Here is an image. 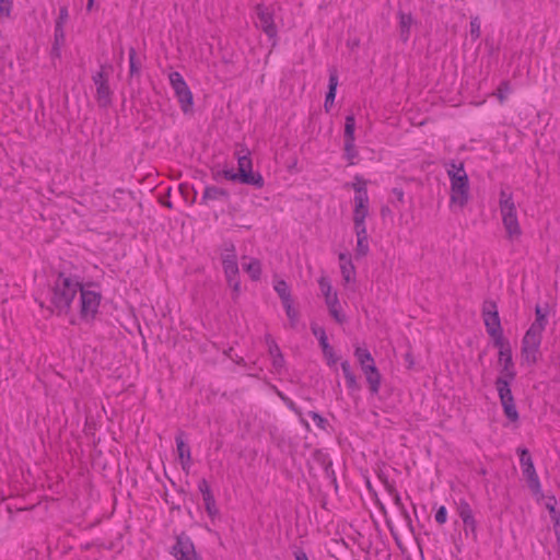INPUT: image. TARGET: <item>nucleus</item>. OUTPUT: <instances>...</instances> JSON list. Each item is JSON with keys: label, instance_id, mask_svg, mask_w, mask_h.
I'll return each mask as SVG.
<instances>
[{"label": "nucleus", "instance_id": "obj_47", "mask_svg": "<svg viewBox=\"0 0 560 560\" xmlns=\"http://www.w3.org/2000/svg\"><path fill=\"white\" fill-rule=\"evenodd\" d=\"M480 20L478 16L471 18L470 20V36L474 40L480 37Z\"/></svg>", "mask_w": 560, "mask_h": 560}, {"label": "nucleus", "instance_id": "obj_33", "mask_svg": "<svg viewBox=\"0 0 560 560\" xmlns=\"http://www.w3.org/2000/svg\"><path fill=\"white\" fill-rule=\"evenodd\" d=\"M487 334L492 339L493 347L498 348L499 351H503L505 347L506 348L511 347L510 341L503 335V329L499 330V331L493 330L492 332H487Z\"/></svg>", "mask_w": 560, "mask_h": 560}, {"label": "nucleus", "instance_id": "obj_53", "mask_svg": "<svg viewBox=\"0 0 560 560\" xmlns=\"http://www.w3.org/2000/svg\"><path fill=\"white\" fill-rule=\"evenodd\" d=\"M171 192H172V188L168 187L166 189V191L163 195H160V197H159V202L162 206H164V207H166L168 209H173V203L170 200L171 199Z\"/></svg>", "mask_w": 560, "mask_h": 560}, {"label": "nucleus", "instance_id": "obj_15", "mask_svg": "<svg viewBox=\"0 0 560 560\" xmlns=\"http://www.w3.org/2000/svg\"><path fill=\"white\" fill-rule=\"evenodd\" d=\"M231 198L230 191L225 188L208 185L205 187L201 196L200 205L208 206L211 201L229 202Z\"/></svg>", "mask_w": 560, "mask_h": 560}, {"label": "nucleus", "instance_id": "obj_11", "mask_svg": "<svg viewBox=\"0 0 560 560\" xmlns=\"http://www.w3.org/2000/svg\"><path fill=\"white\" fill-rule=\"evenodd\" d=\"M481 316L487 332L502 330L501 319L498 311V305L492 300H486L482 304Z\"/></svg>", "mask_w": 560, "mask_h": 560}, {"label": "nucleus", "instance_id": "obj_55", "mask_svg": "<svg viewBox=\"0 0 560 560\" xmlns=\"http://www.w3.org/2000/svg\"><path fill=\"white\" fill-rule=\"evenodd\" d=\"M346 384H347L348 389L351 393L361 390V385L358 383L355 375H352L351 377L346 378Z\"/></svg>", "mask_w": 560, "mask_h": 560}, {"label": "nucleus", "instance_id": "obj_30", "mask_svg": "<svg viewBox=\"0 0 560 560\" xmlns=\"http://www.w3.org/2000/svg\"><path fill=\"white\" fill-rule=\"evenodd\" d=\"M113 71V66L109 63L101 65L100 71L92 75V81L95 86L109 82V73Z\"/></svg>", "mask_w": 560, "mask_h": 560}, {"label": "nucleus", "instance_id": "obj_45", "mask_svg": "<svg viewBox=\"0 0 560 560\" xmlns=\"http://www.w3.org/2000/svg\"><path fill=\"white\" fill-rule=\"evenodd\" d=\"M68 19H69L68 7L67 5L60 7L59 8V15H58V18L55 21V27H57L58 30L59 28H63L66 22L68 21Z\"/></svg>", "mask_w": 560, "mask_h": 560}, {"label": "nucleus", "instance_id": "obj_29", "mask_svg": "<svg viewBox=\"0 0 560 560\" xmlns=\"http://www.w3.org/2000/svg\"><path fill=\"white\" fill-rule=\"evenodd\" d=\"M244 271H246L253 281H258L261 276V262L257 258L250 259L248 264L243 265Z\"/></svg>", "mask_w": 560, "mask_h": 560}, {"label": "nucleus", "instance_id": "obj_37", "mask_svg": "<svg viewBox=\"0 0 560 560\" xmlns=\"http://www.w3.org/2000/svg\"><path fill=\"white\" fill-rule=\"evenodd\" d=\"M318 343H319V347L323 351L325 359L327 360V364L329 366L336 364L338 361V358L335 354L334 348L329 345L328 339L323 340Z\"/></svg>", "mask_w": 560, "mask_h": 560}, {"label": "nucleus", "instance_id": "obj_34", "mask_svg": "<svg viewBox=\"0 0 560 560\" xmlns=\"http://www.w3.org/2000/svg\"><path fill=\"white\" fill-rule=\"evenodd\" d=\"M343 139L355 140V117L353 114H349L346 116Z\"/></svg>", "mask_w": 560, "mask_h": 560}, {"label": "nucleus", "instance_id": "obj_41", "mask_svg": "<svg viewBox=\"0 0 560 560\" xmlns=\"http://www.w3.org/2000/svg\"><path fill=\"white\" fill-rule=\"evenodd\" d=\"M284 405L299 417L300 422L304 425V428L307 431H311L310 423L307 422L306 419H304L301 408H299L296 406V404L291 398H289V400L284 401Z\"/></svg>", "mask_w": 560, "mask_h": 560}, {"label": "nucleus", "instance_id": "obj_3", "mask_svg": "<svg viewBox=\"0 0 560 560\" xmlns=\"http://www.w3.org/2000/svg\"><path fill=\"white\" fill-rule=\"evenodd\" d=\"M241 152L244 154L237 155V172H235L234 168L218 170L217 167H212V179L219 183L224 178L233 183L253 186L257 189L262 188L265 186V179L259 172H253V161L249 150L247 148H243Z\"/></svg>", "mask_w": 560, "mask_h": 560}, {"label": "nucleus", "instance_id": "obj_14", "mask_svg": "<svg viewBox=\"0 0 560 560\" xmlns=\"http://www.w3.org/2000/svg\"><path fill=\"white\" fill-rule=\"evenodd\" d=\"M185 432L183 430H178L175 436V442L182 469L188 472L191 466V453L189 444L185 441Z\"/></svg>", "mask_w": 560, "mask_h": 560}, {"label": "nucleus", "instance_id": "obj_38", "mask_svg": "<svg viewBox=\"0 0 560 560\" xmlns=\"http://www.w3.org/2000/svg\"><path fill=\"white\" fill-rule=\"evenodd\" d=\"M312 458L325 470L327 467L332 466V462L329 459V455L320 448H315L312 453Z\"/></svg>", "mask_w": 560, "mask_h": 560}, {"label": "nucleus", "instance_id": "obj_4", "mask_svg": "<svg viewBox=\"0 0 560 560\" xmlns=\"http://www.w3.org/2000/svg\"><path fill=\"white\" fill-rule=\"evenodd\" d=\"M445 167L451 182V203L463 208L469 200V178L464 162L451 160Z\"/></svg>", "mask_w": 560, "mask_h": 560}, {"label": "nucleus", "instance_id": "obj_22", "mask_svg": "<svg viewBox=\"0 0 560 560\" xmlns=\"http://www.w3.org/2000/svg\"><path fill=\"white\" fill-rule=\"evenodd\" d=\"M113 91L109 86V82L96 86L95 100L101 108L107 109L112 106Z\"/></svg>", "mask_w": 560, "mask_h": 560}, {"label": "nucleus", "instance_id": "obj_58", "mask_svg": "<svg viewBox=\"0 0 560 560\" xmlns=\"http://www.w3.org/2000/svg\"><path fill=\"white\" fill-rule=\"evenodd\" d=\"M392 194L396 197L397 202H393L395 207H397V203H404V189L401 187H394L392 189Z\"/></svg>", "mask_w": 560, "mask_h": 560}, {"label": "nucleus", "instance_id": "obj_17", "mask_svg": "<svg viewBox=\"0 0 560 560\" xmlns=\"http://www.w3.org/2000/svg\"><path fill=\"white\" fill-rule=\"evenodd\" d=\"M548 305L546 308H542L539 304L535 306V322L529 326V328L526 330L528 332V337H533L535 335L542 336V331L546 328V325L548 324Z\"/></svg>", "mask_w": 560, "mask_h": 560}, {"label": "nucleus", "instance_id": "obj_28", "mask_svg": "<svg viewBox=\"0 0 560 560\" xmlns=\"http://www.w3.org/2000/svg\"><path fill=\"white\" fill-rule=\"evenodd\" d=\"M525 479L527 481L528 488L530 489L533 495L536 497L537 501L545 499V494L541 490V485L537 472L525 477Z\"/></svg>", "mask_w": 560, "mask_h": 560}, {"label": "nucleus", "instance_id": "obj_2", "mask_svg": "<svg viewBox=\"0 0 560 560\" xmlns=\"http://www.w3.org/2000/svg\"><path fill=\"white\" fill-rule=\"evenodd\" d=\"M56 279L50 287V306L49 312L58 316L68 315L71 312L72 302L81 289L83 278L80 275L57 271Z\"/></svg>", "mask_w": 560, "mask_h": 560}, {"label": "nucleus", "instance_id": "obj_44", "mask_svg": "<svg viewBox=\"0 0 560 560\" xmlns=\"http://www.w3.org/2000/svg\"><path fill=\"white\" fill-rule=\"evenodd\" d=\"M308 416L313 419V421L316 423V425L319 429L327 431V428L329 427V422L326 418H324L317 411H313V410L308 411Z\"/></svg>", "mask_w": 560, "mask_h": 560}, {"label": "nucleus", "instance_id": "obj_9", "mask_svg": "<svg viewBox=\"0 0 560 560\" xmlns=\"http://www.w3.org/2000/svg\"><path fill=\"white\" fill-rule=\"evenodd\" d=\"M255 13L259 20V27L271 42V47H276L278 43V28L275 23V14L273 11L269 10L264 3H258L255 5Z\"/></svg>", "mask_w": 560, "mask_h": 560}, {"label": "nucleus", "instance_id": "obj_43", "mask_svg": "<svg viewBox=\"0 0 560 560\" xmlns=\"http://www.w3.org/2000/svg\"><path fill=\"white\" fill-rule=\"evenodd\" d=\"M510 92H511L510 82L508 80H503L497 89L495 96L498 97L499 102L502 104L506 100L508 94Z\"/></svg>", "mask_w": 560, "mask_h": 560}, {"label": "nucleus", "instance_id": "obj_8", "mask_svg": "<svg viewBox=\"0 0 560 560\" xmlns=\"http://www.w3.org/2000/svg\"><path fill=\"white\" fill-rule=\"evenodd\" d=\"M79 295V316L85 323H92L98 314V307L102 301L100 291L84 289L83 282L78 291Z\"/></svg>", "mask_w": 560, "mask_h": 560}, {"label": "nucleus", "instance_id": "obj_26", "mask_svg": "<svg viewBox=\"0 0 560 560\" xmlns=\"http://www.w3.org/2000/svg\"><path fill=\"white\" fill-rule=\"evenodd\" d=\"M129 57V78L139 77L141 73L142 62L137 55L135 47H129L128 49Z\"/></svg>", "mask_w": 560, "mask_h": 560}, {"label": "nucleus", "instance_id": "obj_40", "mask_svg": "<svg viewBox=\"0 0 560 560\" xmlns=\"http://www.w3.org/2000/svg\"><path fill=\"white\" fill-rule=\"evenodd\" d=\"M340 271L345 283L355 281V267L353 262L348 265H340Z\"/></svg>", "mask_w": 560, "mask_h": 560}, {"label": "nucleus", "instance_id": "obj_39", "mask_svg": "<svg viewBox=\"0 0 560 560\" xmlns=\"http://www.w3.org/2000/svg\"><path fill=\"white\" fill-rule=\"evenodd\" d=\"M170 81L175 93L188 86L183 75L176 71L170 74Z\"/></svg>", "mask_w": 560, "mask_h": 560}, {"label": "nucleus", "instance_id": "obj_54", "mask_svg": "<svg viewBox=\"0 0 560 560\" xmlns=\"http://www.w3.org/2000/svg\"><path fill=\"white\" fill-rule=\"evenodd\" d=\"M325 477L330 480V483L334 486L335 491H338V481L335 470L332 469V466L327 467L325 470Z\"/></svg>", "mask_w": 560, "mask_h": 560}, {"label": "nucleus", "instance_id": "obj_64", "mask_svg": "<svg viewBox=\"0 0 560 560\" xmlns=\"http://www.w3.org/2000/svg\"><path fill=\"white\" fill-rule=\"evenodd\" d=\"M294 558L295 560H308V557L307 555L305 553V551L301 548H298L294 552Z\"/></svg>", "mask_w": 560, "mask_h": 560}, {"label": "nucleus", "instance_id": "obj_13", "mask_svg": "<svg viewBox=\"0 0 560 560\" xmlns=\"http://www.w3.org/2000/svg\"><path fill=\"white\" fill-rule=\"evenodd\" d=\"M198 490L202 495L207 515L210 517L211 521H214L217 517L220 516V510L217 506L215 498L207 479L202 478L199 480Z\"/></svg>", "mask_w": 560, "mask_h": 560}, {"label": "nucleus", "instance_id": "obj_52", "mask_svg": "<svg viewBox=\"0 0 560 560\" xmlns=\"http://www.w3.org/2000/svg\"><path fill=\"white\" fill-rule=\"evenodd\" d=\"M354 224V232L357 236H360L361 234L368 233L366 225H365V219H353Z\"/></svg>", "mask_w": 560, "mask_h": 560}, {"label": "nucleus", "instance_id": "obj_21", "mask_svg": "<svg viewBox=\"0 0 560 560\" xmlns=\"http://www.w3.org/2000/svg\"><path fill=\"white\" fill-rule=\"evenodd\" d=\"M325 303L328 307L329 315L340 325L347 322V316L341 312L338 295L335 292L332 295H327Z\"/></svg>", "mask_w": 560, "mask_h": 560}, {"label": "nucleus", "instance_id": "obj_35", "mask_svg": "<svg viewBox=\"0 0 560 560\" xmlns=\"http://www.w3.org/2000/svg\"><path fill=\"white\" fill-rule=\"evenodd\" d=\"M354 179H355V183H351V184L347 183L345 185V187L346 188L351 187L355 192L354 196H360L362 194V197H365V195H368V189H366L368 182L360 175H355Z\"/></svg>", "mask_w": 560, "mask_h": 560}, {"label": "nucleus", "instance_id": "obj_48", "mask_svg": "<svg viewBox=\"0 0 560 560\" xmlns=\"http://www.w3.org/2000/svg\"><path fill=\"white\" fill-rule=\"evenodd\" d=\"M386 489L388 491V493L393 497V501H394V504L400 510L402 509L405 505L401 501V498H400V494L399 492L397 491V489L392 486V485H386Z\"/></svg>", "mask_w": 560, "mask_h": 560}, {"label": "nucleus", "instance_id": "obj_61", "mask_svg": "<svg viewBox=\"0 0 560 560\" xmlns=\"http://www.w3.org/2000/svg\"><path fill=\"white\" fill-rule=\"evenodd\" d=\"M551 522L553 524V530L560 529V511L556 512V514H549Z\"/></svg>", "mask_w": 560, "mask_h": 560}, {"label": "nucleus", "instance_id": "obj_19", "mask_svg": "<svg viewBox=\"0 0 560 560\" xmlns=\"http://www.w3.org/2000/svg\"><path fill=\"white\" fill-rule=\"evenodd\" d=\"M266 342L268 345V352L270 357L272 358V366L276 370V372H280L281 369L284 366L285 360L281 352V349L279 348L276 340L270 336H266Z\"/></svg>", "mask_w": 560, "mask_h": 560}, {"label": "nucleus", "instance_id": "obj_24", "mask_svg": "<svg viewBox=\"0 0 560 560\" xmlns=\"http://www.w3.org/2000/svg\"><path fill=\"white\" fill-rule=\"evenodd\" d=\"M516 452L520 456V464L522 466V472L524 478L529 475L536 474V469L529 451L526 447H518Z\"/></svg>", "mask_w": 560, "mask_h": 560}, {"label": "nucleus", "instance_id": "obj_46", "mask_svg": "<svg viewBox=\"0 0 560 560\" xmlns=\"http://www.w3.org/2000/svg\"><path fill=\"white\" fill-rule=\"evenodd\" d=\"M318 284H319V288H320V291L325 298V300H327V295H332L334 293H331V283L329 281V279L327 277H320L319 280H318Z\"/></svg>", "mask_w": 560, "mask_h": 560}, {"label": "nucleus", "instance_id": "obj_12", "mask_svg": "<svg viewBox=\"0 0 560 560\" xmlns=\"http://www.w3.org/2000/svg\"><path fill=\"white\" fill-rule=\"evenodd\" d=\"M542 336L528 337V332H525L522 339L521 355L524 361L528 364H536L538 361V352L541 343Z\"/></svg>", "mask_w": 560, "mask_h": 560}, {"label": "nucleus", "instance_id": "obj_57", "mask_svg": "<svg viewBox=\"0 0 560 560\" xmlns=\"http://www.w3.org/2000/svg\"><path fill=\"white\" fill-rule=\"evenodd\" d=\"M12 10V1L0 0V15L10 16Z\"/></svg>", "mask_w": 560, "mask_h": 560}, {"label": "nucleus", "instance_id": "obj_6", "mask_svg": "<svg viewBox=\"0 0 560 560\" xmlns=\"http://www.w3.org/2000/svg\"><path fill=\"white\" fill-rule=\"evenodd\" d=\"M224 246L226 254L222 255V267L228 285L232 289V299L235 302L242 291L237 256L232 242L225 243Z\"/></svg>", "mask_w": 560, "mask_h": 560}, {"label": "nucleus", "instance_id": "obj_27", "mask_svg": "<svg viewBox=\"0 0 560 560\" xmlns=\"http://www.w3.org/2000/svg\"><path fill=\"white\" fill-rule=\"evenodd\" d=\"M273 289L277 292V294L279 295V298L282 302V305L287 304L289 302H293V299H292V295L290 292V288L284 280H282V279L277 280L275 282Z\"/></svg>", "mask_w": 560, "mask_h": 560}, {"label": "nucleus", "instance_id": "obj_18", "mask_svg": "<svg viewBox=\"0 0 560 560\" xmlns=\"http://www.w3.org/2000/svg\"><path fill=\"white\" fill-rule=\"evenodd\" d=\"M339 75L336 67L329 68L328 86L325 95L324 108L328 113L334 105V101L337 94Z\"/></svg>", "mask_w": 560, "mask_h": 560}, {"label": "nucleus", "instance_id": "obj_25", "mask_svg": "<svg viewBox=\"0 0 560 560\" xmlns=\"http://www.w3.org/2000/svg\"><path fill=\"white\" fill-rule=\"evenodd\" d=\"M369 215V195L354 196L353 219H366Z\"/></svg>", "mask_w": 560, "mask_h": 560}, {"label": "nucleus", "instance_id": "obj_63", "mask_svg": "<svg viewBox=\"0 0 560 560\" xmlns=\"http://www.w3.org/2000/svg\"><path fill=\"white\" fill-rule=\"evenodd\" d=\"M339 260H340V265L352 264L351 256L348 253H340L339 254Z\"/></svg>", "mask_w": 560, "mask_h": 560}, {"label": "nucleus", "instance_id": "obj_16", "mask_svg": "<svg viewBox=\"0 0 560 560\" xmlns=\"http://www.w3.org/2000/svg\"><path fill=\"white\" fill-rule=\"evenodd\" d=\"M458 515L464 523L465 534L468 535L470 532L474 535V538L477 537V522L474 517L472 510L470 505L466 501H460L457 508Z\"/></svg>", "mask_w": 560, "mask_h": 560}, {"label": "nucleus", "instance_id": "obj_32", "mask_svg": "<svg viewBox=\"0 0 560 560\" xmlns=\"http://www.w3.org/2000/svg\"><path fill=\"white\" fill-rule=\"evenodd\" d=\"M178 190L186 202L194 205L197 199V190L188 183H182Z\"/></svg>", "mask_w": 560, "mask_h": 560}, {"label": "nucleus", "instance_id": "obj_1", "mask_svg": "<svg viewBox=\"0 0 560 560\" xmlns=\"http://www.w3.org/2000/svg\"><path fill=\"white\" fill-rule=\"evenodd\" d=\"M498 363L501 366V370L500 375L494 382L495 389L498 392L504 416L514 423L520 420V413L511 390V385L516 378L512 347H505L503 351H499Z\"/></svg>", "mask_w": 560, "mask_h": 560}, {"label": "nucleus", "instance_id": "obj_7", "mask_svg": "<svg viewBox=\"0 0 560 560\" xmlns=\"http://www.w3.org/2000/svg\"><path fill=\"white\" fill-rule=\"evenodd\" d=\"M354 357L357 358L361 370L363 371L366 382L369 384V389L372 395L378 394L382 375L375 365V361L371 354V352L366 348L357 347L354 349Z\"/></svg>", "mask_w": 560, "mask_h": 560}, {"label": "nucleus", "instance_id": "obj_20", "mask_svg": "<svg viewBox=\"0 0 560 560\" xmlns=\"http://www.w3.org/2000/svg\"><path fill=\"white\" fill-rule=\"evenodd\" d=\"M397 16L399 19V38L402 43H407L410 37L411 26L415 23L412 14L406 13L401 10L398 11Z\"/></svg>", "mask_w": 560, "mask_h": 560}, {"label": "nucleus", "instance_id": "obj_59", "mask_svg": "<svg viewBox=\"0 0 560 560\" xmlns=\"http://www.w3.org/2000/svg\"><path fill=\"white\" fill-rule=\"evenodd\" d=\"M341 370H342L345 378H348V377H351L352 375H354V373L351 370V365H350L349 361L341 362Z\"/></svg>", "mask_w": 560, "mask_h": 560}, {"label": "nucleus", "instance_id": "obj_60", "mask_svg": "<svg viewBox=\"0 0 560 560\" xmlns=\"http://www.w3.org/2000/svg\"><path fill=\"white\" fill-rule=\"evenodd\" d=\"M399 511H400L401 516L406 521L408 527L410 528V530L413 532L411 516H410L409 512L407 511V509L404 506Z\"/></svg>", "mask_w": 560, "mask_h": 560}, {"label": "nucleus", "instance_id": "obj_56", "mask_svg": "<svg viewBox=\"0 0 560 560\" xmlns=\"http://www.w3.org/2000/svg\"><path fill=\"white\" fill-rule=\"evenodd\" d=\"M547 499L546 501V509L548 510L549 514H556L558 512L556 505H557V499L555 495H545Z\"/></svg>", "mask_w": 560, "mask_h": 560}, {"label": "nucleus", "instance_id": "obj_49", "mask_svg": "<svg viewBox=\"0 0 560 560\" xmlns=\"http://www.w3.org/2000/svg\"><path fill=\"white\" fill-rule=\"evenodd\" d=\"M311 330H312V334L318 339V342L328 339L325 328L322 326H318L315 322L311 323Z\"/></svg>", "mask_w": 560, "mask_h": 560}, {"label": "nucleus", "instance_id": "obj_31", "mask_svg": "<svg viewBox=\"0 0 560 560\" xmlns=\"http://www.w3.org/2000/svg\"><path fill=\"white\" fill-rule=\"evenodd\" d=\"M355 252V258H363L365 257L369 252V235L368 233L361 234L360 236H357V247L354 249Z\"/></svg>", "mask_w": 560, "mask_h": 560}, {"label": "nucleus", "instance_id": "obj_23", "mask_svg": "<svg viewBox=\"0 0 560 560\" xmlns=\"http://www.w3.org/2000/svg\"><path fill=\"white\" fill-rule=\"evenodd\" d=\"M175 96L177 97L180 109L185 115L194 113V95L188 86L176 92Z\"/></svg>", "mask_w": 560, "mask_h": 560}, {"label": "nucleus", "instance_id": "obj_62", "mask_svg": "<svg viewBox=\"0 0 560 560\" xmlns=\"http://www.w3.org/2000/svg\"><path fill=\"white\" fill-rule=\"evenodd\" d=\"M405 361L407 363V369L411 370L415 365V359H413L412 352L410 350L406 352Z\"/></svg>", "mask_w": 560, "mask_h": 560}, {"label": "nucleus", "instance_id": "obj_42", "mask_svg": "<svg viewBox=\"0 0 560 560\" xmlns=\"http://www.w3.org/2000/svg\"><path fill=\"white\" fill-rule=\"evenodd\" d=\"M283 307H284L285 314L290 320V326L292 328H295L298 320H299V316H300L299 311L293 307V302L283 304Z\"/></svg>", "mask_w": 560, "mask_h": 560}, {"label": "nucleus", "instance_id": "obj_51", "mask_svg": "<svg viewBox=\"0 0 560 560\" xmlns=\"http://www.w3.org/2000/svg\"><path fill=\"white\" fill-rule=\"evenodd\" d=\"M435 521L438 524L443 525L447 521V510L444 505L440 506L435 512Z\"/></svg>", "mask_w": 560, "mask_h": 560}, {"label": "nucleus", "instance_id": "obj_10", "mask_svg": "<svg viewBox=\"0 0 560 560\" xmlns=\"http://www.w3.org/2000/svg\"><path fill=\"white\" fill-rule=\"evenodd\" d=\"M176 542L172 547L171 555L176 560H200V556L196 552L191 538L182 532L175 536Z\"/></svg>", "mask_w": 560, "mask_h": 560}, {"label": "nucleus", "instance_id": "obj_5", "mask_svg": "<svg viewBox=\"0 0 560 560\" xmlns=\"http://www.w3.org/2000/svg\"><path fill=\"white\" fill-rule=\"evenodd\" d=\"M499 205L508 238L511 241L518 238L522 235V230L512 194L502 189L500 191Z\"/></svg>", "mask_w": 560, "mask_h": 560}, {"label": "nucleus", "instance_id": "obj_36", "mask_svg": "<svg viewBox=\"0 0 560 560\" xmlns=\"http://www.w3.org/2000/svg\"><path fill=\"white\" fill-rule=\"evenodd\" d=\"M359 155L355 148V140H345L343 145V158L349 162V165H353V160Z\"/></svg>", "mask_w": 560, "mask_h": 560}, {"label": "nucleus", "instance_id": "obj_50", "mask_svg": "<svg viewBox=\"0 0 560 560\" xmlns=\"http://www.w3.org/2000/svg\"><path fill=\"white\" fill-rule=\"evenodd\" d=\"M65 40H66L65 28L58 30L57 27H55L52 45L62 47L65 44Z\"/></svg>", "mask_w": 560, "mask_h": 560}]
</instances>
